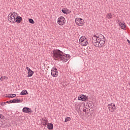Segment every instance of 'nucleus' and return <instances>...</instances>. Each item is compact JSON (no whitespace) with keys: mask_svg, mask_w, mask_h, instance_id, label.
<instances>
[{"mask_svg":"<svg viewBox=\"0 0 130 130\" xmlns=\"http://www.w3.org/2000/svg\"><path fill=\"white\" fill-rule=\"evenodd\" d=\"M57 23L60 25H64L66 23V18L64 17L61 16L58 18Z\"/></svg>","mask_w":130,"mask_h":130,"instance_id":"6","label":"nucleus"},{"mask_svg":"<svg viewBox=\"0 0 130 130\" xmlns=\"http://www.w3.org/2000/svg\"><path fill=\"white\" fill-rule=\"evenodd\" d=\"M71 120V117H67L65 118V122H68V121H70Z\"/></svg>","mask_w":130,"mask_h":130,"instance_id":"22","label":"nucleus"},{"mask_svg":"<svg viewBox=\"0 0 130 130\" xmlns=\"http://www.w3.org/2000/svg\"><path fill=\"white\" fill-rule=\"evenodd\" d=\"M61 11L63 14H66V15H68V14H70V13H71V11L66 8L62 9Z\"/></svg>","mask_w":130,"mask_h":130,"instance_id":"14","label":"nucleus"},{"mask_svg":"<svg viewBox=\"0 0 130 130\" xmlns=\"http://www.w3.org/2000/svg\"><path fill=\"white\" fill-rule=\"evenodd\" d=\"M1 105H2V106H5V105H6V102L1 103Z\"/></svg>","mask_w":130,"mask_h":130,"instance_id":"25","label":"nucleus"},{"mask_svg":"<svg viewBox=\"0 0 130 130\" xmlns=\"http://www.w3.org/2000/svg\"><path fill=\"white\" fill-rule=\"evenodd\" d=\"M105 37L102 34H96L92 38V43L94 46L102 48L104 47L106 41Z\"/></svg>","mask_w":130,"mask_h":130,"instance_id":"1","label":"nucleus"},{"mask_svg":"<svg viewBox=\"0 0 130 130\" xmlns=\"http://www.w3.org/2000/svg\"><path fill=\"white\" fill-rule=\"evenodd\" d=\"M22 21V18L20 16H18V14L16 15V18L15 19V23H21V21Z\"/></svg>","mask_w":130,"mask_h":130,"instance_id":"13","label":"nucleus"},{"mask_svg":"<svg viewBox=\"0 0 130 130\" xmlns=\"http://www.w3.org/2000/svg\"><path fill=\"white\" fill-rule=\"evenodd\" d=\"M47 127L48 129H53V124L49 123L47 124Z\"/></svg>","mask_w":130,"mask_h":130,"instance_id":"15","label":"nucleus"},{"mask_svg":"<svg viewBox=\"0 0 130 130\" xmlns=\"http://www.w3.org/2000/svg\"><path fill=\"white\" fill-rule=\"evenodd\" d=\"M107 18H108V19H111L112 18V15L111 14V13L107 14Z\"/></svg>","mask_w":130,"mask_h":130,"instance_id":"21","label":"nucleus"},{"mask_svg":"<svg viewBox=\"0 0 130 130\" xmlns=\"http://www.w3.org/2000/svg\"><path fill=\"white\" fill-rule=\"evenodd\" d=\"M83 112H86V109H84V110H83Z\"/></svg>","mask_w":130,"mask_h":130,"instance_id":"28","label":"nucleus"},{"mask_svg":"<svg viewBox=\"0 0 130 130\" xmlns=\"http://www.w3.org/2000/svg\"><path fill=\"white\" fill-rule=\"evenodd\" d=\"M42 120L43 125H46V124H47V119H46V118H43Z\"/></svg>","mask_w":130,"mask_h":130,"instance_id":"16","label":"nucleus"},{"mask_svg":"<svg viewBox=\"0 0 130 130\" xmlns=\"http://www.w3.org/2000/svg\"><path fill=\"white\" fill-rule=\"evenodd\" d=\"M26 70L27 71V77L29 78V77H32L33 76V74H34V72L32 71L29 67H26Z\"/></svg>","mask_w":130,"mask_h":130,"instance_id":"11","label":"nucleus"},{"mask_svg":"<svg viewBox=\"0 0 130 130\" xmlns=\"http://www.w3.org/2000/svg\"><path fill=\"white\" fill-rule=\"evenodd\" d=\"M0 80L1 82H3L4 80H8V77L6 76H2V77H1Z\"/></svg>","mask_w":130,"mask_h":130,"instance_id":"20","label":"nucleus"},{"mask_svg":"<svg viewBox=\"0 0 130 130\" xmlns=\"http://www.w3.org/2000/svg\"><path fill=\"white\" fill-rule=\"evenodd\" d=\"M75 23L78 26H83L84 24V21L83 19L80 18H77L75 19Z\"/></svg>","mask_w":130,"mask_h":130,"instance_id":"5","label":"nucleus"},{"mask_svg":"<svg viewBox=\"0 0 130 130\" xmlns=\"http://www.w3.org/2000/svg\"><path fill=\"white\" fill-rule=\"evenodd\" d=\"M23 112H24V113H32L33 111H32V110L30 109L29 108L24 107L22 109Z\"/></svg>","mask_w":130,"mask_h":130,"instance_id":"10","label":"nucleus"},{"mask_svg":"<svg viewBox=\"0 0 130 130\" xmlns=\"http://www.w3.org/2000/svg\"><path fill=\"white\" fill-rule=\"evenodd\" d=\"M13 102H14V103H22V101L21 100H18V99H14Z\"/></svg>","mask_w":130,"mask_h":130,"instance_id":"19","label":"nucleus"},{"mask_svg":"<svg viewBox=\"0 0 130 130\" xmlns=\"http://www.w3.org/2000/svg\"><path fill=\"white\" fill-rule=\"evenodd\" d=\"M5 103H10V101H7Z\"/></svg>","mask_w":130,"mask_h":130,"instance_id":"27","label":"nucleus"},{"mask_svg":"<svg viewBox=\"0 0 130 130\" xmlns=\"http://www.w3.org/2000/svg\"><path fill=\"white\" fill-rule=\"evenodd\" d=\"M53 57L57 60H61L63 62H67L70 59L71 56L69 54H65L62 51L56 49L53 51Z\"/></svg>","mask_w":130,"mask_h":130,"instance_id":"2","label":"nucleus"},{"mask_svg":"<svg viewBox=\"0 0 130 130\" xmlns=\"http://www.w3.org/2000/svg\"><path fill=\"white\" fill-rule=\"evenodd\" d=\"M17 13L12 12L8 15V20L10 23H15L16 18H17Z\"/></svg>","mask_w":130,"mask_h":130,"instance_id":"3","label":"nucleus"},{"mask_svg":"<svg viewBox=\"0 0 130 130\" xmlns=\"http://www.w3.org/2000/svg\"><path fill=\"white\" fill-rule=\"evenodd\" d=\"M28 94V92L26 90H23L20 93V95H27Z\"/></svg>","mask_w":130,"mask_h":130,"instance_id":"18","label":"nucleus"},{"mask_svg":"<svg viewBox=\"0 0 130 130\" xmlns=\"http://www.w3.org/2000/svg\"><path fill=\"white\" fill-rule=\"evenodd\" d=\"M29 22L30 23V24H34V20H33L32 19L30 18L29 19Z\"/></svg>","mask_w":130,"mask_h":130,"instance_id":"23","label":"nucleus"},{"mask_svg":"<svg viewBox=\"0 0 130 130\" xmlns=\"http://www.w3.org/2000/svg\"><path fill=\"white\" fill-rule=\"evenodd\" d=\"M78 100L81 101H86V100H88V97L84 94H81L78 96Z\"/></svg>","mask_w":130,"mask_h":130,"instance_id":"9","label":"nucleus"},{"mask_svg":"<svg viewBox=\"0 0 130 130\" xmlns=\"http://www.w3.org/2000/svg\"><path fill=\"white\" fill-rule=\"evenodd\" d=\"M10 103H14V100L9 101Z\"/></svg>","mask_w":130,"mask_h":130,"instance_id":"26","label":"nucleus"},{"mask_svg":"<svg viewBox=\"0 0 130 130\" xmlns=\"http://www.w3.org/2000/svg\"><path fill=\"white\" fill-rule=\"evenodd\" d=\"M51 75L52 77H56L58 76V72L56 68H52L51 70Z\"/></svg>","mask_w":130,"mask_h":130,"instance_id":"8","label":"nucleus"},{"mask_svg":"<svg viewBox=\"0 0 130 130\" xmlns=\"http://www.w3.org/2000/svg\"><path fill=\"white\" fill-rule=\"evenodd\" d=\"M79 44L81 46H87L88 45V39L85 36H82L79 39Z\"/></svg>","mask_w":130,"mask_h":130,"instance_id":"4","label":"nucleus"},{"mask_svg":"<svg viewBox=\"0 0 130 130\" xmlns=\"http://www.w3.org/2000/svg\"><path fill=\"white\" fill-rule=\"evenodd\" d=\"M119 25L120 27H121V29H123V30H124L126 27V26H125V23L123 21L120 22L119 23Z\"/></svg>","mask_w":130,"mask_h":130,"instance_id":"12","label":"nucleus"},{"mask_svg":"<svg viewBox=\"0 0 130 130\" xmlns=\"http://www.w3.org/2000/svg\"><path fill=\"white\" fill-rule=\"evenodd\" d=\"M17 95L16 94H10L8 96H7V97H8V98H15Z\"/></svg>","mask_w":130,"mask_h":130,"instance_id":"17","label":"nucleus"},{"mask_svg":"<svg viewBox=\"0 0 130 130\" xmlns=\"http://www.w3.org/2000/svg\"><path fill=\"white\" fill-rule=\"evenodd\" d=\"M108 108L109 110V111H110L111 112H114V111H115V109H116L115 105L113 103L109 104L108 105Z\"/></svg>","mask_w":130,"mask_h":130,"instance_id":"7","label":"nucleus"},{"mask_svg":"<svg viewBox=\"0 0 130 130\" xmlns=\"http://www.w3.org/2000/svg\"><path fill=\"white\" fill-rule=\"evenodd\" d=\"M4 115H3V114H0V120L1 119H4Z\"/></svg>","mask_w":130,"mask_h":130,"instance_id":"24","label":"nucleus"}]
</instances>
